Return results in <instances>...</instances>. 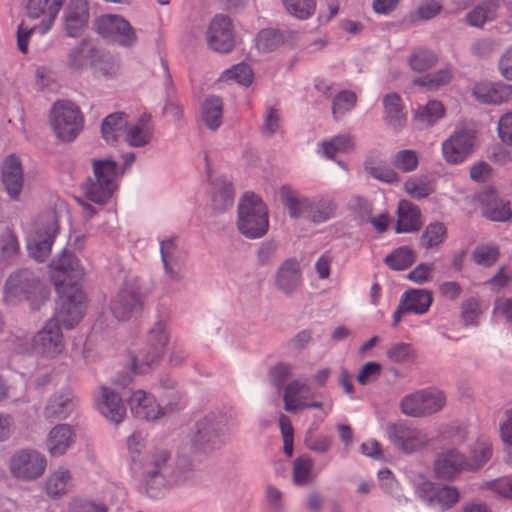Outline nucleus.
I'll return each mask as SVG.
<instances>
[{"label": "nucleus", "mask_w": 512, "mask_h": 512, "mask_svg": "<svg viewBox=\"0 0 512 512\" xmlns=\"http://www.w3.org/2000/svg\"><path fill=\"white\" fill-rule=\"evenodd\" d=\"M281 198L291 218H305L314 224H322L333 219L338 209L336 201L330 196L307 197L288 187H282Z\"/></svg>", "instance_id": "obj_1"}, {"label": "nucleus", "mask_w": 512, "mask_h": 512, "mask_svg": "<svg viewBox=\"0 0 512 512\" xmlns=\"http://www.w3.org/2000/svg\"><path fill=\"white\" fill-rule=\"evenodd\" d=\"M474 145L475 135L473 131L457 129L443 142V157L450 164L461 163L472 153Z\"/></svg>", "instance_id": "obj_20"}, {"label": "nucleus", "mask_w": 512, "mask_h": 512, "mask_svg": "<svg viewBox=\"0 0 512 512\" xmlns=\"http://www.w3.org/2000/svg\"><path fill=\"white\" fill-rule=\"evenodd\" d=\"M161 258L166 274L171 280L179 281L183 277L187 253L179 245L176 237L163 240L160 245Z\"/></svg>", "instance_id": "obj_23"}, {"label": "nucleus", "mask_w": 512, "mask_h": 512, "mask_svg": "<svg viewBox=\"0 0 512 512\" xmlns=\"http://www.w3.org/2000/svg\"><path fill=\"white\" fill-rule=\"evenodd\" d=\"M89 18L87 0H69L63 12V29L67 36L78 37L87 27Z\"/></svg>", "instance_id": "obj_25"}, {"label": "nucleus", "mask_w": 512, "mask_h": 512, "mask_svg": "<svg viewBox=\"0 0 512 512\" xmlns=\"http://www.w3.org/2000/svg\"><path fill=\"white\" fill-rule=\"evenodd\" d=\"M415 259V252L408 246H402L388 254L384 263L392 270L401 271L410 267Z\"/></svg>", "instance_id": "obj_46"}, {"label": "nucleus", "mask_w": 512, "mask_h": 512, "mask_svg": "<svg viewBox=\"0 0 512 512\" xmlns=\"http://www.w3.org/2000/svg\"><path fill=\"white\" fill-rule=\"evenodd\" d=\"M405 191L412 198L424 199L433 193V186L422 178H410L404 184Z\"/></svg>", "instance_id": "obj_62"}, {"label": "nucleus", "mask_w": 512, "mask_h": 512, "mask_svg": "<svg viewBox=\"0 0 512 512\" xmlns=\"http://www.w3.org/2000/svg\"><path fill=\"white\" fill-rule=\"evenodd\" d=\"M446 227L441 222L430 223L421 235L420 243L426 249L438 247L445 240Z\"/></svg>", "instance_id": "obj_49"}, {"label": "nucleus", "mask_w": 512, "mask_h": 512, "mask_svg": "<svg viewBox=\"0 0 512 512\" xmlns=\"http://www.w3.org/2000/svg\"><path fill=\"white\" fill-rule=\"evenodd\" d=\"M302 282L301 265L295 258L282 262L274 276L276 289L286 296L294 295L302 286Z\"/></svg>", "instance_id": "obj_24"}, {"label": "nucleus", "mask_w": 512, "mask_h": 512, "mask_svg": "<svg viewBox=\"0 0 512 512\" xmlns=\"http://www.w3.org/2000/svg\"><path fill=\"white\" fill-rule=\"evenodd\" d=\"M313 461L302 456L295 459L293 464V481L297 485L307 484L312 478Z\"/></svg>", "instance_id": "obj_58"}, {"label": "nucleus", "mask_w": 512, "mask_h": 512, "mask_svg": "<svg viewBox=\"0 0 512 512\" xmlns=\"http://www.w3.org/2000/svg\"><path fill=\"white\" fill-rule=\"evenodd\" d=\"M98 411L110 422L119 424L126 416V406L118 393L109 387L101 386L96 399Z\"/></svg>", "instance_id": "obj_29"}, {"label": "nucleus", "mask_w": 512, "mask_h": 512, "mask_svg": "<svg viewBox=\"0 0 512 512\" xmlns=\"http://www.w3.org/2000/svg\"><path fill=\"white\" fill-rule=\"evenodd\" d=\"M434 472L442 480L457 479L462 472H466L464 453L457 447L443 449L435 457Z\"/></svg>", "instance_id": "obj_21"}, {"label": "nucleus", "mask_w": 512, "mask_h": 512, "mask_svg": "<svg viewBox=\"0 0 512 512\" xmlns=\"http://www.w3.org/2000/svg\"><path fill=\"white\" fill-rule=\"evenodd\" d=\"M493 456V445L489 438L479 437L464 454L466 472H477L482 469Z\"/></svg>", "instance_id": "obj_32"}, {"label": "nucleus", "mask_w": 512, "mask_h": 512, "mask_svg": "<svg viewBox=\"0 0 512 512\" xmlns=\"http://www.w3.org/2000/svg\"><path fill=\"white\" fill-rule=\"evenodd\" d=\"M483 214L492 221H508L512 218L510 202L504 199H492L484 206Z\"/></svg>", "instance_id": "obj_48"}, {"label": "nucleus", "mask_w": 512, "mask_h": 512, "mask_svg": "<svg viewBox=\"0 0 512 512\" xmlns=\"http://www.w3.org/2000/svg\"><path fill=\"white\" fill-rule=\"evenodd\" d=\"M50 122L58 139L73 141L83 128V117L79 108L72 102L57 101L50 114Z\"/></svg>", "instance_id": "obj_10"}, {"label": "nucleus", "mask_w": 512, "mask_h": 512, "mask_svg": "<svg viewBox=\"0 0 512 512\" xmlns=\"http://www.w3.org/2000/svg\"><path fill=\"white\" fill-rule=\"evenodd\" d=\"M34 347L47 356H55L64 348L60 322L52 317L34 337Z\"/></svg>", "instance_id": "obj_27"}, {"label": "nucleus", "mask_w": 512, "mask_h": 512, "mask_svg": "<svg viewBox=\"0 0 512 512\" xmlns=\"http://www.w3.org/2000/svg\"><path fill=\"white\" fill-rule=\"evenodd\" d=\"M65 0H27L26 15L31 19H40L38 27H24L21 23L17 29L18 49L26 54L28 52V42L35 29L44 34L53 25Z\"/></svg>", "instance_id": "obj_8"}, {"label": "nucleus", "mask_w": 512, "mask_h": 512, "mask_svg": "<svg viewBox=\"0 0 512 512\" xmlns=\"http://www.w3.org/2000/svg\"><path fill=\"white\" fill-rule=\"evenodd\" d=\"M365 170L378 181L387 184H394L399 182V175L397 172L384 161L368 159L365 161Z\"/></svg>", "instance_id": "obj_45"}, {"label": "nucleus", "mask_w": 512, "mask_h": 512, "mask_svg": "<svg viewBox=\"0 0 512 512\" xmlns=\"http://www.w3.org/2000/svg\"><path fill=\"white\" fill-rule=\"evenodd\" d=\"M498 256L499 250L495 245H479L472 253L474 262L485 267L492 266L497 261Z\"/></svg>", "instance_id": "obj_61"}, {"label": "nucleus", "mask_w": 512, "mask_h": 512, "mask_svg": "<svg viewBox=\"0 0 512 512\" xmlns=\"http://www.w3.org/2000/svg\"><path fill=\"white\" fill-rule=\"evenodd\" d=\"M4 297L8 303L29 302L37 310L48 300L49 290L32 270L23 268L13 272L4 285Z\"/></svg>", "instance_id": "obj_2"}, {"label": "nucleus", "mask_w": 512, "mask_h": 512, "mask_svg": "<svg viewBox=\"0 0 512 512\" xmlns=\"http://www.w3.org/2000/svg\"><path fill=\"white\" fill-rule=\"evenodd\" d=\"M72 393L65 389L53 395L44 410V416L48 420L65 419L72 407Z\"/></svg>", "instance_id": "obj_38"}, {"label": "nucleus", "mask_w": 512, "mask_h": 512, "mask_svg": "<svg viewBox=\"0 0 512 512\" xmlns=\"http://www.w3.org/2000/svg\"><path fill=\"white\" fill-rule=\"evenodd\" d=\"M349 209L360 224L367 223L373 212L372 204L361 196H353L349 201Z\"/></svg>", "instance_id": "obj_59"}, {"label": "nucleus", "mask_w": 512, "mask_h": 512, "mask_svg": "<svg viewBox=\"0 0 512 512\" xmlns=\"http://www.w3.org/2000/svg\"><path fill=\"white\" fill-rule=\"evenodd\" d=\"M418 497L427 505L438 506L445 511L454 507L461 499V494L456 486L439 485L424 482L417 487Z\"/></svg>", "instance_id": "obj_17"}, {"label": "nucleus", "mask_w": 512, "mask_h": 512, "mask_svg": "<svg viewBox=\"0 0 512 512\" xmlns=\"http://www.w3.org/2000/svg\"><path fill=\"white\" fill-rule=\"evenodd\" d=\"M473 94L482 103L501 104L512 96V86L504 83L482 82L475 85Z\"/></svg>", "instance_id": "obj_35"}, {"label": "nucleus", "mask_w": 512, "mask_h": 512, "mask_svg": "<svg viewBox=\"0 0 512 512\" xmlns=\"http://www.w3.org/2000/svg\"><path fill=\"white\" fill-rule=\"evenodd\" d=\"M408 62L412 70L423 72L436 64L437 56L431 50L417 48L410 54Z\"/></svg>", "instance_id": "obj_51"}, {"label": "nucleus", "mask_w": 512, "mask_h": 512, "mask_svg": "<svg viewBox=\"0 0 512 512\" xmlns=\"http://www.w3.org/2000/svg\"><path fill=\"white\" fill-rule=\"evenodd\" d=\"M234 189L225 178H217L213 183L212 208L218 213L225 212L234 203Z\"/></svg>", "instance_id": "obj_39"}, {"label": "nucleus", "mask_w": 512, "mask_h": 512, "mask_svg": "<svg viewBox=\"0 0 512 512\" xmlns=\"http://www.w3.org/2000/svg\"><path fill=\"white\" fill-rule=\"evenodd\" d=\"M129 405L133 416L145 421H156L164 417L167 411L162 410V406L155 397L144 390L133 392L129 399Z\"/></svg>", "instance_id": "obj_28"}, {"label": "nucleus", "mask_w": 512, "mask_h": 512, "mask_svg": "<svg viewBox=\"0 0 512 512\" xmlns=\"http://www.w3.org/2000/svg\"><path fill=\"white\" fill-rule=\"evenodd\" d=\"M94 56H92L91 66L94 72L99 73L105 77H113L119 70V63L117 59L110 53L105 52L95 45Z\"/></svg>", "instance_id": "obj_44"}, {"label": "nucleus", "mask_w": 512, "mask_h": 512, "mask_svg": "<svg viewBox=\"0 0 512 512\" xmlns=\"http://www.w3.org/2000/svg\"><path fill=\"white\" fill-rule=\"evenodd\" d=\"M397 233L413 232L420 227L419 209L407 201H401L398 207Z\"/></svg>", "instance_id": "obj_42"}, {"label": "nucleus", "mask_w": 512, "mask_h": 512, "mask_svg": "<svg viewBox=\"0 0 512 512\" xmlns=\"http://www.w3.org/2000/svg\"><path fill=\"white\" fill-rule=\"evenodd\" d=\"M289 14L300 20L310 18L316 10L315 0H282Z\"/></svg>", "instance_id": "obj_54"}, {"label": "nucleus", "mask_w": 512, "mask_h": 512, "mask_svg": "<svg viewBox=\"0 0 512 512\" xmlns=\"http://www.w3.org/2000/svg\"><path fill=\"white\" fill-rule=\"evenodd\" d=\"M357 98L354 92L344 90L339 92L333 99L332 114L335 119L341 118L344 114L351 111Z\"/></svg>", "instance_id": "obj_55"}, {"label": "nucleus", "mask_w": 512, "mask_h": 512, "mask_svg": "<svg viewBox=\"0 0 512 512\" xmlns=\"http://www.w3.org/2000/svg\"><path fill=\"white\" fill-rule=\"evenodd\" d=\"M479 489L490 490L499 497L512 499V475L483 482Z\"/></svg>", "instance_id": "obj_57"}, {"label": "nucleus", "mask_w": 512, "mask_h": 512, "mask_svg": "<svg viewBox=\"0 0 512 512\" xmlns=\"http://www.w3.org/2000/svg\"><path fill=\"white\" fill-rule=\"evenodd\" d=\"M386 433L395 448L405 454L417 452L430 442L424 431L406 421L388 424Z\"/></svg>", "instance_id": "obj_15"}, {"label": "nucleus", "mask_w": 512, "mask_h": 512, "mask_svg": "<svg viewBox=\"0 0 512 512\" xmlns=\"http://www.w3.org/2000/svg\"><path fill=\"white\" fill-rule=\"evenodd\" d=\"M58 232L56 214L48 212L41 216L35 226L34 234L28 242L29 255L43 262L50 254L54 238Z\"/></svg>", "instance_id": "obj_14"}, {"label": "nucleus", "mask_w": 512, "mask_h": 512, "mask_svg": "<svg viewBox=\"0 0 512 512\" xmlns=\"http://www.w3.org/2000/svg\"><path fill=\"white\" fill-rule=\"evenodd\" d=\"M208 46L219 53H229L235 45L231 20L217 15L211 21L207 33Z\"/></svg>", "instance_id": "obj_22"}, {"label": "nucleus", "mask_w": 512, "mask_h": 512, "mask_svg": "<svg viewBox=\"0 0 512 512\" xmlns=\"http://www.w3.org/2000/svg\"><path fill=\"white\" fill-rule=\"evenodd\" d=\"M95 43L90 38H83L70 47L61 62L63 67L72 73H81L91 66Z\"/></svg>", "instance_id": "obj_26"}, {"label": "nucleus", "mask_w": 512, "mask_h": 512, "mask_svg": "<svg viewBox=\"0 0 512 512\" xmlns=\"http://www.w3.org/2000/svg\"><path fill=\"white\" fill-rule=\"evenodd\" d=\"M93 177L81 185L85 197L98 205H104L117 189L118 164L111 158L91 160Z\"/></svg>", "instance_id": "obj_3"}, {"label": "nucleus", "mask_w": 512, "mask_h": 512, "mask_svg": "<svg viewBox=\"0 0 512 512\" xmlns=\"http://www.w3.org/2000/svg\"><path fill=\"white\" fill-rule=\"evenodd\" d=\"M170 340L167 323L157 320L148 330L142 347L131 357V368L135 373H146L161 361Z\"/></svg>", "instance_id": "obj_6"}, {"label": "nucleus", "mask_w": 512, "mask_h": 512, "mask_svg": "<svg viewBox=\"0 0 512 512\" xmlns=\"http://www.w3.org/2000/svg\"><path fill=\"white\" fill-rule=\"evenodd\" d=\"M142 307V295L134 281L126 282L111 302V311L119 320L137 315Z\"/></svg>", "instance_id": "obj_16"}, {"label": "nucleus", "mask_w": 512, "mask_h": 512, "mask_svg": "<svg viewBox=\"0 0 512 512\" xmlns=\"http://www.w3.org/2000/svg\"><path fill=\"white\" fill-rule=\"evenodd\" d=\"M237 214V229L246 238L258 239L268 232L267 207L254 193H244L238 203Z\"/></svg>", "instance_id": "obj_5"}, {"label": "nucleus", "mask_w": 512, "mask_h": 512, "mask_svg": "<svg viewBox=\"0 0 512 512\" xmlns=\"http://www.w3.org/2000/svg\"><path fill=\"white\" fill-rule=\"evenodd\" d=\"M47 467L46 457L35 449H20L9 459V470L13 477L22 481L40 478Z\"/></svg>", "instance_id": "obj_13"}, {"label": "nucleus", "mask_w": 512, "mask_h": 512, "mask_svg": "<svg viewBox=\"0 0 512 512\" xmlns=\"http://www.w3.org/2000/svg\"><path fill=\"white\" fill-rule=\"evenodd\" d=\"M293 375V366L289 363L280 362L269 369L268 377L271 385L277 390H282L287 379Z\"/></svg>", "instance_id": "obj_56"}, {"label": "nucleus", "mask_w": 512, "mask_h": 512, "mask_svg": "<svg viewBox=\"0 0 512 512\" xmlns=\"http://www.w3.org/2000/svg\"><path fill=\"white\" fill-rule=\"evenodd\" d=\"M2 182L11 199L17 200L23 188V169L20 160L11 155L2 166Z\"/></svg>", "instance_id": "obj_33"}, {"label": "nucleus", "mask_w": 512, "mask_h": 512, "mask_svg": "<svg viewBox=\"0 0 512 512\" xmlns=\"http://www.w3.org/2000/svg\"><path fill=\"white\" fill-rule=\"evenodd\" d=\"M227 433V419L223 415L209 413L195 423L190 435V443L196 451L211 452L225 444Z\"/></svg>", "instance_id": "obj_7"}, {"label": "nucleus", "mask_w": 512, "mask_h": 512, "mask_svg": "<svg viewBox=\"0 0 512 512\" xmlns=\"http://www.w3.org/2000/svg\"><path fill=\"white\" fill-rule=\"evenodd\" d=\"M19 252V243L16 235L10 228L0 232V253L3 259H12Z\"/></svg>", "instance_id": "obj_60"}, {"label": "nucleus", "mask_w": 512, "mask_h": 512, "mask_svg": "<svg viewBox=\"0 0 512 512\" xmlns=\"http://www.w3.org/2000/svg\"><path fill=\"white\" fill-rule=\"evenodd\" d=\"M75 441V434L67 424L56 425L48 433L46 449L52 457L64 455Z\"/></svg>", "instance_id": "obj_34"}, {"label": "nucleus", "mask_w": 512, "mask_h": 512, "mask_svg": "<svg viewBox=\"0 0 512 512\" xmlns=\"http://www.w3.org/2000/svg\"><path fill=\"white\" fill-rule=\"evenodd\" d=\"M94 30L97 34L122 47H132L138 37L133 26L122 16L116 14H103L94 21Z\"/></svg>", "instance_id": "obj_11"}, {"label": "nucleus", "mask_w": 512, "mask_h": 512, "mask_svg": "<svg viewBox=\"0 0 512 512\" xmlns=\"http://www.w3.org/2000/svg\"><path fill=\"white\" fill-rule=\"evenodd\" d=\"M446 405L444 392L435 389H421L405 395L400 401L401 412L413 418L431 416L441 411Z\"/></svg>", "instance_id": "obj_9"}, {"label": "nucleus", "mask_w": 512, "mask_h": 512, "mask_svg": "<svg viewBox=\"0 0 512 512\" xmlns=\"http://www.w3.org/2000/svg\"><path fill=\"white\" fill-rule=\"evenodd\" d=\"M129 123V117L124 112H115L105 117L101 124L103 139L108 144L117 142L119 132L125 131Z\"/></svg>", "instance_id": "obj_41"}, {"label": "nucleus", "mask_w": 512, "mask_h": 512, "mask_svg": "<svg viewBox=\"0 0 512 512\" xmlns=\"http://www.w3.org/2000/svg\"><path fill=\"white\" fill-rule=\"evenodd\" d=\"M49 267L51 269V277L57 289L66 287L67 284H77L84 275L79 260L66 251H63L57 258L53 259Z\"/></svg>", "instance_id": "obj_18"}, {"label": "nucleus", "mask_w": 512, "mask_h": 512, "mask_svg": "<svg viewBox=\"0 0 512 512\" xmlns=\"http://www.w3.org/2000/svg\"><path fill=\"white\" fill-rule=\"evenodd\" d=\"M314 396L309 385L301 380H293L284 387V408L294 414L307 408L322 409V402L312 401Z\"/></svg>", "instance_id": "obj_19"}, {"label": "nucleus", "mask_w": 512, "mask_h": 512, "mask_svg": "<svg viewBox=\"0 0 512 512\" xmlns=\"http://www.w3.org/2000/svg\"><path fill=\"white\" fill-rule=\"evenodd\" d=\"M444 114V107L439 101H429L415 113V120L422 125L431 126Z\"/></svg>", "instance_id": "obj_50"}, {"label": "nucleus", "mask_w": 512, "mask_h": 512, "mask_svg": "<svg viewBox=\"0 0 512 512\" xmlns=\"http://www.w3.org/2000/svg\"><path fill=\"white\" fill-rule=\"evenodd\" d=\"M420 154L414 149H402L397 151L391 160L393 167L403 173H410L418 168Z\"/></svg>", "instance_id": "obj_47"}, {"label": "nucleus", "mask_w": 512, "mask_h": 512, "mask_svg": "<svg viewBox=\"0 0 512 512\" xmlns=\"http://www.w3.org/2000/svg\"><path fill=\"white\" fill-rule=\"evenodd\" d=\"M499 7V0H485L466 14L465 21L471 27L482 28L486 23L497 19Z\"/></svg>", "instance_id": "obj_36"}, {"label": "nucleus", "mask_w": 512, "mask_h": 512, "mask_svg": "<svg viewBox=\"0 0 512 512\" xmlns=\"http://www.w3.org/2000/svg\"><path fill=\"white\" fill-rule=\"evenodd\" d=\"M284 43V35L274 29H265L259 32L256 45L259 51L268 53L276 50Z\"/></svg>", "instance_id": "obj_53"}, {"label": "nucleus", "mask_w": 512, "mask_h": 512, "mask_svg": "<svg viewBox=\"0 0 512 512\" xmlns=\"http://www.w3.org/2000/svg\"><path fill=\"white\" fill-rule=\"evenodd\" d=\"M400 300L409 312L423 315L433 303V294L427 289H410L402 294Z\"/></svg>", "instance_id": "obj_37"}, {"label": "nucleus", "mask_w": 512, "mask_h": 512, "mask_svg": "<svg viewBox=\"0 0 512 512\" xmlns=\"http://www.w3.org/2000/svg\"><path fill=\"white\" fill-rule=\"evenodd\" d=\"M383 107L385 125L395 133L400 132L407 123V114L401 97L395 92L386 94L383 97Z\"/></svg>", "instance_id": "obj_31"}, {"label": "nucleus", "mask_w": 512, "mask_h": 512, "mask_svg": "<svg viewBox=\"0 0 512 512\" xmlns=\"http://www.w3.org/2000/svg\"><path fill=\"white\" fill-rule=\"evenodd\" d=\"M223 101L220 97L210 95L206 97L201 107V118L204 124L212 131H216L222 124Z\"/></svg>", "instance_id": "obj_40"}, {"label": "nucleus", "mask_w": 512, "mask_h": 512, "mask_svg": "<svg viewBox=\"0 0 512 512\" xmlns=\"http://www.w3.org/2000/svg\"><path fill=\"white\" fill-rule=\"evenodd\" d=\"M223 78L232 79L235 82L248 86L253 79V72L249 65L239 63L223 73Z\"/></svg>", "instance_id": "obj_64"}, {"label": "nucleus", "mask_w": 512, "mask_h": 512, "mask_svg": "<svg viewBox=\"0 0 512 512\" xmlns=\"http://www.w3.org/2000/svg\"><path fill=\"white\" fill-rule=\"evenodd\" d=\"M191 464L185 470H173L171 454L166 449H158L151 453L144 466L145 484L149 493L173 484L187 481L191 473Z\"/></svg>", "instance_id": "obj_4"}, {"label": "nucleus", "mask_w": 512, "mask_h": 512, "mask_svg": "<svg viewBox=\"0 0 512 512\" xmlns=\"http://www.w3.org/2000/svg\"><path fill=\"white\" fill-rule=\"evenodd\" d=\"M154 135V123L148 113L141 114L134 123H128L125 132V142L133 148L147 146Z\"/></svg>", "instance_id": "obj_30"}, {"label": "nucleus", "mask_w": 512, "mask_h": 512, "mask_svg": "<svg viewBox=\"0 0 512 512\" xmlns=\"http://www.w3.org/2000/svg\"><path fill=\"white\" fill-rule=\"evenodd\" d=\"M60 292L59 307L54 318L67 329H72L83 318L85 312V295L75 283L67 284L58 289Z\"/></svg>", "instance_id": "obj_12"}, {"label": "nucleus", "mask_w": 512, "mask_h": 512, "mask_svg": "<svg viewBox=\"0 0 512 512\" xmlns=\"http://www.w3.org/2000/svg\"><path fill=\"white\" fill-rule=\"evenodd\" d=\"M451 79V73L447 69L439 70L432 74H427L418 77L414 80V84L421 87H428L430 89H437L440 86L447 84Z\"/></svg>", "instance_id": "obj_63"}, {"label": "nucleus", "mask_w": 512, "mask_h": 512, "mask_svg": "<svg viewBox=\"0 0 512 512\" xmlns=\"http://www.w3.org/2000/svg\"><path fill=\"white\" fill-rule=\"evenodd\" d=\"M323 153L327 158L332 159L336 153L349 152L354 148L352 136L348 134L338 135L329 141L322 143Z\"/></svg>", "instance_id": "obj_52"}, {"label": "nucleus", "mask_w": 512, "mask_h": 512, "mask_svg": "<svg viewBox=\"0 0 512 512\" xmlns=\"http://www.w3.org/2000/svg\"><path fill=\"white\" fill-rule=\"evenodd\" d=\"M71 486L70 472L64 468H58L47 477L45 488L49 497L57 498L66 494Z\"/></svg>", "instance_id": "obj_43"}]
</instances>
